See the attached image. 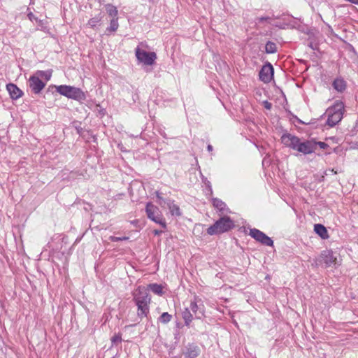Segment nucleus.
I'll list each match as a JSON object with an SVG mask.
<instances>
[{
    "label": "nucleus",
    "mask_w": 358,
    "mask_h": 358,
    "mask_svg": "<svg viewBox=\"0 0 358 358\" xmlns=\"http://www.w3.org/2000/svg\"><path fill=\"white\" fill-rule=\"evenodd\" d=\"M281 142L286 147L301 152L303 155H310L316 151L315 141L302 140L296 136L285 133L281 136Z\"/></svg>",
    "instance_id": "nucleus-1"
},
{
    "label": "nucleus",
    "mask_w": 358,
    "mask_h": 358,
    "mask_svg": "<svg viewBox=\"0 0 358 358\" xmlns=\"http://www.w3.org/2000/svg\"><path fill=\"white\" fill-rule=\"evenodd\" d=\"M134 301L138 307L137 317L134 322L139 323L142 319L148 316L149 313V304L151 298L148 294V291L144 287H138L133 294Z\"/></svg>",
    "instance_id": "nucleus-2"
},
{
    "label": "nucleus",
    "mask_w": 358,
    "mask_h": 358,
    "mask_svg": "<svg viewBox=\"0 0 358 358\" xmlns=\"http://www.w3.org/2000/svg\"><path fill=\"white\" fill-rule=\"evenodd\" d=\"M234 227L233 220L228 216H224L217 220L207 229L208 234L213 236L229 231Z\"/></svg>",
    "instance_id": "nucleus-3"
},
{
    "label": "nucleus",
    "mask_w": 358,
    "mask_h": 358,
    "mask_svg": "<svg viewBox=\"0 0 358 358\" xmlns=\"http://www.w3.org/2000/svg\"><path fill=\"white\" fill-rule=\"evenodd\" d=\"M56 90L61 95L66 96L78 101H83L86 99L85 94L80 89L69 85H59L56 87Z\"/></svg>",
    "instance_id": "nucleus-4"
},
{
    "label": "nucleus",
    "mask_w": 358,
    "mask_h": 358,
    "mask_svg": "<svg viewBox=\"0 0 358 358\" xmlns=\"http://www.w3.org/2000/svg\"><path fill=\"white\" fill-rule=\"evenodd\" d=\"M344 107L342 103H336L327 110L328 118L327 124L330 127H334L343 118Z\"/></svg>",
    "instance_id": "nucleus-5"
},
{
    "label": "nucleus",
    "mask_w": 358,
    "mask_h": 358,
    "mask_svg": "<svg viewBox=\"0 0 358 358\" xmlns=\"http://www.w3.org/2000/svg\"><path fill=\"white\" fill-rule=\"evenodd\" d=\"M145 212L149 219L160 224L162 228H166V224L159 208L149 202L146 205Z\"/></svg>",
    "instance_id": "nucleus-6"
},
{
    "label": "nucleus",
    "mask_w": 358,
    "mask_h": 358,
    "mask_svg": "<svg viewBox=\"0 0 358 358\" xmlns=\"http://www.w3.org/2000/svg\"><path fill=\"white\" fill-rule=\"evenodd\" d=\"M135 55L138 62L145 65H152L157 59L155 52H147L137 47L135 50Z\"/></svg>",
    "instance_id": "nucleus-7"
},
{
    "label": "nucleus",
    "mask_w": 358,
    "mask_h": 358,
    "mask_svg": "<svg viewBox=\"0 0 358 358\" xmlns=\"http://www.w3.org/2000/svg\"><path fill=\"white\" fill-rule=\"evenodd\" d=\"M249 235L253 238L255 241L261 243L262 245L266 246H273V240L266 235L264 232L261 231L257 229H251L250 230Z\"/></svg>",
    "instance_id": "nucleus-8"
},
{
    "label": "nucleus",
    "mask_w": 358,
    "mask_h": 358,
    "mask_svg": "<svg viewBox=\"0 0 358 358\" xmlns=\"http://www.w3.org/2000/svg\"><path fill=\"white\" fill-rule=\"evenodd\" d=\"M273 74L274 69L272 64L267 62L264 65H263L259 73V80L264 83H268L273 78Z\"/></svg>",
    "instance_id": "nucleus-9"
},
{
    "label": "nucleus",
    "mask_w": 358,
    "mask_h": 358,
    "mask_svg": "<svg viewBox=\"0 0 358 358\" xmlns=\"http://www.w3.org/2000/svg\"><path fill=\"white\" fill-rule=\"evenodd\" d=\"M29 87L34 94H39L45 87L46 83L34 74L29 79Z\"/></svg>",
    "instance_id": "nucleus-10"
},
{
    "label": "nucleus",
    "mask_w": 358,
    "mask_h": 358,
    "mask_svg": "<svg viewBox=\"0 0 358 358\" xmlns=\"http://www.w3.org/2000/svg\"><path fill=\"white\" fill-rule=\"evenodd\" d=\"M321 262L327 267L332 266L336 264L337 258L334 256L331 250H324L320 255Z\"/></svg>",
    "instance_id": "nucleus-11"
},
{
    "label": "nucleus",
    "mask_w": 358,
    "mask_h": 358,
    "mask_svg": "<svg viewBox=\"0 0 358 358\" xmlns=\"http://www.w3.org/2000/svg\"><path fill=\"white\" fill-rule=\"evenodd\" d=\"M6 89L12 99H17L23 95L22 91L13 83L8 84Z\"/></svg>",
    "instance_id": "nucleus-12"
},
{
    "label": "nucleus",
    "mask_w": 358,
    "mask_h": 358,
    "mask_svg": "<svg viewBox=\"0 0 358 358\" xmlns=\"http://www.w3.org/2000/svg\"><path fill=\"white\" fill-rule=\"evenodd\" d=\"M200 353L199 348L194 344H188L184 352L185 357L188 358H196Z\"/></svg>",
    "instance_id": "nucleus-13"
},
{
    "label": "nucleus",
    "mask_w": 358,
    "mask_h": 358,
    "mask_svg": "<svg viewBox=\"0 0 358 358\" xmlns=\"http://www.w3.org/2000/svg\"><path fill=\"white\" fill-rule=\"evenodd\" d=\"M314 231L322 239H327L329 238L328 231L323 224H315L314 225Z\"/></svg>",
    "instance_id": "nucleus-14"
},
{
    "label": "nucleus",
    "mask_w": 358,
    "mask_h": 358,
    "mask_svg": "<svg viewBox=\"0 0 358 358\" xmlns=\"http://www.w3.org/2000/svg\"><path fill=\"white\" fill-rule=\"evenodd\" d=\"M332 86L336 91L341 92L345 90L346 83L342 78H336L332 83Z\"/></svg>",
    "instance_id": "nucleus-15"
},
{
    "label": "nucleus",
    "mask_w": 358,
    "mask_h": 358,
    "mask_svg": "<svg viewBox=\"0 0 358 358\" xmlns=\"http://www.w3.org/2000/svg\"><path fill=\"white\" fill-rule=\"evenodd\" d=\"M189 309L195 315L196 318H201L203 315V311L200 310L196 301L191 302Z\"/></svg>",
    "instance_id": "nucleus-16"
},
{
    "label": "nucleus",
    "mask_w": 358,
    "mask_h": 358,
    "mask_svg": "<svg viewBox=\"0 0 358 358\" xmlns=\"http://www.w3.org/2000/svg\"><path fill=\"white\" fill-rule=\"evenodd\" d=\"M119 27L118 18L111 19L110 25L106 28V34L108 35L111 33H114L117 31Z\"/></svg>",
    "instance_id": "nucleus-17"
},
{
    "label": "nucleus",
    "mask_w": 358,
    "mask_h": 358,
    "mask_svg": "<svg viewBox=\"0 0 358 358\" xmlns=\"http://www.w3.org/2000/svg\"><path fill=\"white\" fill-rule=\"evenodd\" d=\"M182 319L185 321V324L187 327H189L191 322L193 320V314L192 313L190 310L188 308H185L182 313Z\"/></svg>",
    "instance_id": "nucleus-18"
},
{
    "label": "nucleus",
    "mask_w": 358,
    "mask_h": 358,
    "mask_svg": "<svg viewBox=\"0 0 358 358\" xmlns=\"http://www.w3.org/2000/svg\"><path fill=\"white\" fill-rule=\"evenodd\" d=\"M106 13L111 17V19L118 18V10L115 6L110 3H108L106 5Z\"/></svg>",
    "instance_id": "nucleus-19"
},
{
    "label": "nucleus",
    "mask_w": 358,
    "mask_h": 358,
    "mask_svg": "<svg viewBox=\"0 0 358 358\" xmlns=\"http://www.w3.org/2000/svg\"><path fill=\"white\" fill-rule=\"evenodd\" d=\"M167 205L169 208L170 213H171L172 215H181V212L179 206L175 204L173 201L169 200V202H167Z\"/></svg>",
    "instance_id": "nucleus-20"
},
{
    "label": "nucleus",
    "mask_w": 358,
    "mask_h": 358,
    "mask_svg": "<svg viewBox=\"0 0 358 358\" xmlns=\"http://www.w3.org/2000/svg\"><path fill=\"white\" fill-rule=\"evenodd\" d=\"M52 70H48V71H37L34 73L35 76H38V78H43L45 80V81H48L50 80L52 76Z\"/></svg>",
    "instance_id": "nucleus-21"
},
{
    "label": "nucleus",
    "mask_w": 358,
    "mask_h": 358,
    "mask_svg": "<svg viewBox=\"0 0 358 358\" xmlns=\"http://www.w3.org/2000/svg\"><path fill=\"white\" fill-rule=\"evenodd\" d=\"M103 17V15L101 13H99V15L89 20L88 25H90L92 28L96 27L97 24H101Z\"/></svg>",
    "instance_id": "nucleus-22"
},
{
    "label": "nucleus",
    "mask_w": 358,
    "mask_h": 358,
    "mask_svg": "<svg viewBox=\"0 0 358 358\" xmlns=\"http://www.w3.org/2000/svg\"><path fill=\"white\" fill-rule=\"evenodd\" d=\"M148 289L153 293L159 296L164 294L163 286L157 283H152L148 285Z\"/></svg>",
    "instance_id": "nucleus-23"
},
{
    "label": "nucleus",
    "mask_w": 358,
    "mask_h": 358,
    "mask_svg": "<svg viewBox=\"0 0 358 358\" xmlns=\"http://www.w3.org/2000/svg\"><path fill=\"white\" fill-rule=\"evenodd\" d=\"M265 52L267 54H273L277 52V45L275 43L268 41L265 45Z\"/></svg>",
    "instance_id": "nucleus-24"
},
{
    "label": "nucleus",
    "mask_w": 358,
    "mask_h": 358,
    "mask_svg": "<svg viewBox=\"0 0 358 358\" xmlns=\"http://www.w3.org/2000/svg\"><path fill=\"white\" fill-rule=\"evenodd\" d=\"M213 205L215 208H216L221 212H223L226 206V204L222 200L217 198L213 199Z\"/></svg>",
    "instance_id": "nucleus-25"
},
{
    "label": "nucleus",
    "mask_w": 358,
    "mask_h": 358,
    "mask_svg": "<svg viewBox=\"0 0 358 358\" xmlns=\"http://www.w3.org/2000/svg\"><path fill=\"white\" fill-rule=\"evenodd\" d=\"M172 319V315L169 313L165 312L163 313L160 317L158 318V322L162 324H167L169 323Z\"/></svg>",
    "instance_id": "nucleus-26"
},
{
    "label": "nucleus",
    "mask_w": 358,
    "mask_h": 358,
    "mask_svg": "<svg viewBox=\"0 0 358 358\" xmlns=\"http://www.w3.org/2000/svg\"><path fill=\"white\" fill-rule=\"evenodd\" d=\"M112 345H117L122 342V335L120 334H115L111 338Z\"/></svg>",
    "instance_id": "nucleus-27"
},
{
    "label": "nucleus",
    "mask_w": 358,
    "mask_h": 358,
    "mask_svg": "<svg viewBox=\"0 0 358 358\" xmlns=\"http://www.w3.org/2000/svg\"><path fill=\"white\" fill-rule=\"evenodd\" d=\"M129 237L127 236H122V237H117V236H110V240L113 242H118L122 241H126L128 240Z\"/></svg>",
    "instance_id": "nucleus-28"
},
{
    "label": "nucleus",
    "mask_w": 358,
    "mask_h": 358,
    "mask_svg": "<svg viewBox=\"0 0 358 358\" xmlns=\"http://www.w3.org/2000/svg\"><path fill=\"white\" fill-rule=\"evenodd\" d=\"M315 144H316V149L317 148V147L319 146L321 149H326L329 147L328 144H327L326 143L324 142H322V141H315Z\"/></svg>",
    "instance_id": "nucleus-29"
},
{
    "label": "nucleus",
    "mask_w": 358,
    "mask_h": 358,
    "mask_svg": "<svg viewBox=\"0 0 358 358\" xmlns=\"http://www.w3.org/2000/svg\"><path fill=\"white\" fill-rule=\"evenodd\" d=\"M157 198L159 199V203L162 205L163 203H166L164 199L161 196L160 193L158 192H156Z\"/></svg>",
    "instance_id": "nucleus-30"
},
{
    "label": "nucleus",
    "mask_w": 358,
    "mask_h": 358,
    "mask_svg": "<svg viewBox=\"0 0 358 358\" xmlns=\"http://www.w3.org/2000/svg\"><path fill=\"white\" fill-rule=\"evenodd\" d=\"M263 106L267 110H270L272 108V103L268 102V101H264L263 102Z\"/></svg>",
    "instance_id": "nucleus-31"
},
{
    "label": "nucleus",
    "mask_w": 358,
    "mask_h": 358,
    "mask_svg": "<svg viewBox=\"0 0 358 358\" xmlns=\"http://www.w3.org/2000/svg\"><path fill=\"white\" fill-rule=\"evenodd\" d=\"M268 20H270V17H258L257 19V22L259 23H262V22H266V21H268Z\"/></svg>",
    "instance_id": "nucleus-32"
},
{
    "label": "nucleus",
    "mask_w": 358,
    "mask_h": 358,
    "mask_svg": "<svg viewBox=\"0 0 358 358\" xmlns=\"http://www.w3.org/2000/svg\"><path fill=\"white\" fill-rule=\"evenodd\" d=\"M162 233V231H159V230H157V229H155V230L153 231V234H154L155 236H159Z\"/></svg>",
    "instance_id": "nucleus-33"
},
{
    "label": "nucleus",
    "mask_w": 358,
    "mask_h": 358,
    "mask_svg": "<svg viewBox=\"0 0 358 358\" xmlns=\"http://www.w3.org/2000/svg\"><path fill=\"white\" fill-rule=\"evenodd\" d=\"M56 87L55 85H50L49 86L48 89V91L49 92H52V89L55 88L56 89Z\"/></svg>",
    "instance_id": "nucleus-34"
},
{
    "label": "nucleus",
    "mask_w": 358,
    "mask_h": 358,
    "mask_svg": "<svg viewBox=\"0 0 358 358\" xmlns=\"http://www.w3.org/2000/svg\"><path fill=\"white\" fill-rule=\"evenodd\" d=\"M207 150H208L209 152L212 151V150H213V146H212L211 145H208L207 146Z\"/></svg>",
    "instance_id": "nucleus-35"
},
{
    "label": "nucleus",
    "mask_w": 358,
    "mask_h": 358,
    "mask_svg": "<svg viewBox=\"0 0 358 358\" xmlns=\"http://www.w3.org/2000/svg\"><path fill=\"white\" fill-rule=\"evenodd\" d=\"M329 171L332 172V173L334 172V173H336V171H334V169H329Z\"/></svg>",
    "instance_id": "nucleus-36"
},
{
    "label": "nucleus",
    "mask_w": 358,
    "mask_h": 358,
    "mask_svg": "<svg viewBox=\"0 0 358 358\" xmlns=\"http://www.w3.org/2000/svg\"><path fill=\"white\" fill-rule=\"evenodd\" d=\"M355 4H358V0H355Z\"/></svg>",
    "instance_id": "nucleus-37"
}]
</instances>
